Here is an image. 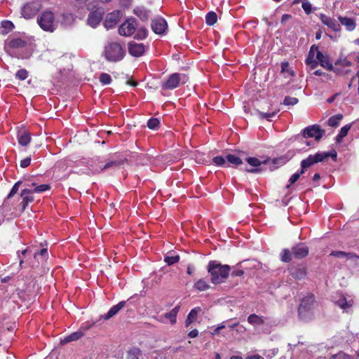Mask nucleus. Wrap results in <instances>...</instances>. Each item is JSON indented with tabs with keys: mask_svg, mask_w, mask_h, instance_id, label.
I'll return each mask as SVG.
<instances>
[{
	"mask_svg": "<svg viewBox=\"0 0 359 359\" xmlns=\"http://www.w3.org/2000/svg\"><path fill=\"white\" fill-rule=\"evenodd\" d=\"M179 261L180 255L172 254L171 252L168 253L164 258V262L167 263L168 266L177 263Z\"/></svg>",
	"mask_w": 359,
	"mask_h": 359,
	"instance_id": "nucleus-35",
	"label": "nucleus"
},
{
	"mask_svg": "<svg viewBox=\"0 0 359 359\" xmlns=\"http://www.w3.org/2000/svg\"><path fill=\"white\" fill-rule=\"evenodd\" d=\"M343 116L341 114H337L332 116L328 119V125L331 127H337L339 124V121L342 119Z\"/></svg>",
	"mask_w": 359,
	"mask_h": 359,
	"instance_id": "nucleus-42",
	"label": "nucleus"
},
{
	"mask_svg": "<svg viewBox=\"0 0 359 359\" xmlns=\"http://www.w3.org/2000/svg\"><path fill=\"white\" fill-rule=\"evenodd\" d=\"M351 65V62L348 60L346 58H344L343 60H337L336 62H335V66L337 67H339H339H350Z\"/></svg>",
	"mask_w": 359,
	"mask_h": 359,
	"instance_id": "nucleus-52",
	"label": "nucleus"
},
{
	"mask_svg": "<svg viewBox=\"0 0 359 359\" xmlns=\"http://www.w3.org/2000/svg\"><path fill=\"white\" fill-rule=\"evenodd\" d=\"M288 271L290 276L296 280L304 279L307 276V268L302 265L292 266Z\"/></svg>",
	"mask_w": 359,
	"mask_h": 359,
	"instance_id": "nucleus-18",
	"label": "nucleus"
},
{
	"mask_svg": "<svg viewBox=\"0 0 359 359\" xmlns=\"http://www.w3.org/2000/svg\"><path fill=\"white\" fill-rule=\"evenodd\" d=\"M213 163L217 165L224 168H228L229 164L238 166L243 163L242 159L233 154H228L225 157L217 156L212 158Z\"/></svg>",
	"mask_w": 359,
	"mask_h": 359,
	"instance_id": "nucleus-8",
	"label": "nucleus"
},
{
	"mask_svg": "<svg viewBox=\"0 0 359 359\" xmlns=\"http://www.w3.org/2000/svg\"><path fill=\"white\" fill-rule=\"evenodd\" d=\"M324 133L325 130L316 124L306 127L302 131V135L304 138L314 137L316 141H319Z\"/></svg>",
	"mask_w": 359,
	"mask_h": 359,
	"instance_id": "nucleus-12",
	"label": "nucleus"
},
{
	"mask_svg": "<svg viewBox=\"0 0 359 359\" xmlns=\"http://www.w3.org/2000/svg\"><path fill=\"white\" fill-rule=\"evenodd\" d=\"M299 100L297 97L286 96L283 100V104L286 106L294 105L297 104Z\"/></svg>",
	"mask_w": 359,
	"mask_h": 359,
	"instance_id": "nucleus-49",
	"label": "nucleus"
},
{
	"mask_svg": "<svg viewBox=\"0 0 359 359\" xmlns=\"http://www.w3.org/2000/svg\"><path fill=\"white\" fill-rule=\"evenodd\" d=\"M39 27L45 32H53L57 28L55 15L52 11H43L37 18Z\"/></svg>",
	"mask_w": 359,
	"mask_h": 359,
	"instance_id": "nucleus-6",
	"label": "nucleus"
},
{
	"mask_svg": "<svg viewBox=\"0 0 359 359\" xmlns=\"http://www.w3.org/2000/svg\"><path fill=\"white\" fill-rule=\"evenodd\" d=\"M244 273L243 270H234L231 272L232 276H241Z\"/></svg>",
	"mask_w": 359,
	"mask_h": 359,
	"instance_id": "nucleus-59",
	"label": "nucleus"
},
{
	"mask_svg": "<svg viewBox=\"0 0 359 359\" xmlns=\"http://www.w3.org/2000/svg\"><path fill=\"white\" fill-rule=\"evenodd\" d=\"M28 74L25 69H20L16 72L15 78L20 81H24L28 77Z\"/></svg>",
	"mask_w": 359,
	"mask_h": 359,
	"instance_id": "nucleus-46",
	"label": "nucleus"
},
{
	"mask_svg": "<svg viewBox=\"0 0 359 359\" xmlns=\"http://www.w3.org/2000/svg\"><path fill=\"white\" fill-rule=\"evenodd\" d=\"M246 359H264V358L262 356H261L258 354H256V355H253L252 356L248 357Z\"/></svg>",
	"mask_w": 359,
	"mask_h": 359,
	"instance_id": "nucleus-64",
	"label": "nucleus"
},
{
	"mask_svg": "<svg viewBox=\"0 0 359 359\" xmlns=\"http://www.w3.org/2000/svg\"><path fill=\"white\" fill-rule=\"evenodd\" d=\"M337 154L336 151L332 150L330 152H317L314 155H309L306 158L301 161V170L302 172H306L307 170L316 163L323 162L328 157L336 160Z\"/></svg>",
	"mask_w": 359,
	"mask_h": 359,
	"instance_id": "nucleus-4",
	"label": "nucleus"
},
{
	"mask_svg": "<svg viewBox=\"0 0 359 359\" xmlns=\"http://www.w3.org/2000/svg\"><path fill=\"white\" fill-rule=\"evenodd\" d=\"M126 304V302L124 301H122V302H120L118 304L113 306L109 310V311L104 315L102 316V318L107 320L109 319H110L111 318H112L114 316H115L116 313H118V311L123 309L124 307Z\"/></svg>",
	"mask_w": 359,
	"mask_h": 359,
	"instance_id": "nucleus-27",
	"label": "nucleus"
},
{
	"mask_svg": "<svg viewBox=\"0 0 359 359\" xmlns=\"http://www.w3.org/2000/svg\"><path fill=\"white\" fill-rule=\"evenodd\" d=\"M32 189L26 188L21 191L20 196L21 201L17 205H12L11 215L14 217H18L25 210L27 205L34 200Z\"/></svg>",
	"mask_w": 359,
	"mask_h": 359,
	"instance_id": "nucleus-5",
	"label": "nucleus"
},
{
	"mask_svg": "<svg viewBox=\"0 0 359 359\" xmlns=\"http://www.w3.org/2000/svg\"><path fill=\"white\" fill-rule=\"evenodd\" d=\"M269 160H265L264 161H261L259 159H258L256 157H248L246 158V161L250 164V165L255 167L254 168H245L244 170L247 172L250 173H259L262 172V169L259 168V166L262 164H266L268 162Z\"/></svg>",
	"mask_w": 359,
	"mask_h": 359,
	"instance_id": "nucleus-15",
	"label": "nucleus"
},
{
	"mask_svg": "<svg viewBox=\"0 0 359 359\" xmlns=\"http://www.w3.org/2000/svg\"><path fill=\"white\" fill-rule=\"evenodd\" d=\"M180 306H175L174 309H172L170 312L175 316L177 317V313L179 312V310H180Z\"/></svg>",
	"mask_w": 359,
	"mask_h": 359,
	"instance_id": "nucleus-63",
	"label": "nucleus"
},
{
	"mask_svg": "<svg viewBox=\"0 0 359 359\" xmlns=\"http://www.w3.org/2000/svg\"><path fill=\"white\" fill-rule=\"evenodd\" d=\"M194 287L198 291L202 292L208 290L210 285L206 280L201 278L194 283Z\"/></svg>",
	"mask_w": 359,
	"mask_h": 359,
	"instance_id": "nucleus-33",
	"label": "nucleus"
},
{
	"mask_svg": "<svg viewBox=\"0 0 359 359\" xmlns=\"http://www.w3.org/2000/svg\"><path fill=\"white\" fill-rule=\"evenodd\" d=\"M302 7L306 15H309L312 12V5L307 0H304L302 4Z\"/></svg>",
	"mask_w": 359,
	"mask_h": 359,
	"instance_id": "nucleus-50",
	"label": "nucleus"
},
{
	"mask_svg": "<svg viewBox=\"0 0 359 359\" xmlns=\"http://www.w3.org/2000/svg\"><path fill=\"white\" fill-rule=\"evenodd\" d=\"M41 8L38 1H32L26 4L21 9V14L25 19H31L34 17Z\"/></svg>",
	"mask_w": 359,
	"mask_h": 359,
	"instance_id": "nucleus-10",
	"label": "nucleus"
},
{
	"mask_svg": "<svg viewBox=\"0 0 359 359\" xmlns=\"http://www.w3.org/2000/svg\"><path fill=\"white\" fill-rule=\"evenodd\" d=\"M314 49L315 50H318V46H316L315 45H313L311 47V48H310V50L309 51V53L307 55V57H306V58L305 60V63H307V62H310L311 60H316L315 59Z\"/></svg>",
	"mask_w": 359,
	"mask_h": 359,
	"instance_id": "nucleus-47",
	"label": "nucleus"
},
{
	"mask_svg": "<svg viewBox=\"0 0 359 359\" xmlns=\"http://www.w3.org/2000/svg\"><path fill=\"white\" fill-rule=\"evenodd\" d=\"M164 317L165 318H168L169 319L170 323L172 325H174L176 323V321H177V318L176 316H175L170 311V312H168V313H164Z\"/></svg>",
	"mask_w": 359,
	"mask_h": 359,
	"instance_id": "nucleus-53",
	"label": "nucleus"
},
{
	"mask_svg": "<svg viewBox=\"0 0 359 359\" xmlns=\"http://www.w3.org/2000/svg\"><path fill=\"white\" fill-rule=\"evenodd\" d=\"M18 143L22 146L26 147L31 141V135L29 132L24 130L18 133L17 135Z\"/></svg>",
	"mask_w": 359,
	"mask_h": 359,
	"instance_id": "nucleus-28",
	"label": "nucleus"
},
{
	"mask_svg": "<svg viewBox=\"0 0 359 359\" xmlns=\"http://www.w3.org/2000/svg\"><path fill=\"white\" fill-rule=\"evenodd\" d=\"M316 59L320 62L322 60L326 57L327 55H324L322 52L318 50H316Z\"/></svg>",
	"mask_w": 359,
	"mask_h": 359,
	"instance_id": "nucleus-57",
	"label": "nucleus"
},
{
	"mask_svg": "<svg viewBox=\"0 0 359 359\" xmlns=\"http://www.w3.org/2000/svg\"><path fill=\"white\" fill-rule=\"evenodd\" d=\"M338 20L343 26L345 27L348 32H353L356 28V22L354 18L339 15L338 17Z\"/></svg>",
	"mask_w": 359,
	"mask_h": 359,
	"instance_id": "nucleus-24",
	"label": "nucleus"
},
{
	"mask_svg": "<svg viewBox=\"0 0 359 359\" xmlns=\"http://www.w3.org/2000/svg\"><path fill=\"white\" fill-rule=\"evenodd\" d=\"M334 304L347 312L348 309L352 307L353 304V300L352 299L347 300L346 297L343 294L338 300L334 302Z\"/></svg>",
	"mask_w": 359,
	"mask_h": 359,
	"instance_id": "nucleus-25",
	"label": "nucleus"
},
{
	"mask_svg": "<svg viewBox=\"0 0 359 359\" xmlns=\"http://www.w3.org/2000/svg\"><path fill=\"white\" fill-rule=\"evenodd\" d=\"M121 18V12L119 11H114L108 13L104 19V25L107 29L114 27Z\"/></svg>",
	"mask_w": 359,
	"mask_h": 359,
	"instance_id": "nucleus-17",
	"label": "nucleus"
},
{
	"mask_svg": "<svg viewBox=\"0 0 359 359\" xmlns=\"http://www.w3.org/2000/svg\"><path fill=\"white\" fill-rule=\"evenodd\" d=\"M102 56L110 62H118L126 55L124 46L116 41L107 43L104 48Z\"/></svg>",
	"mask_w": 359,
	"mask_h": 359,
	"instance_id": "nucleus-2",
	"label": "nucleus"
},
{
	"mask_svg": "<svg viewBox=\"0 0 359 359\" xmlns=\"http://www.w3.org/2000/svg\"><path fill=\"white\" fill-rule=\"evenodd\" d=\"M145 51V46L143 43H137L135 42L128 43V52L134 57H140L143 55Z\"/></svg>",
	"mask_w": 359,
	"mask_h": 359,
	"instance_id": "nucleus-21",
	"label": "nucleus"
},
{
	"mask_svg": "<svg viewBox=\"0 0 359 359\" xmlns=\"http://www.w3.org/2000/svg\"><path fill=\"white\" fill-rule=\"evenodd\" d=\"M147 127L149 129L157 130L160 126V121L157 118H151L147 121Z\"/></svg>",
	"mask_w": 359,
	"mask_h": 359,
	"instance_id": "nucleus-44",
	"label": "nucleus"
},
{
	"mask_svg": "<svg viewBox=\"0 0 359 359\" xmlns=\"http://www.w3.org/2000/svg\"><path fill=\"white\" fill-rule=\"evenodd\" d=\"M30 163H31V156H28V157L20 161V165L21 168H25L28 167L30 165Z\"/></svg>",
	"mask_w": 359,
	"mask_h": 359,
	"instance_id": "nucleus-54",
	"label": "nucleus"
},
{
	"mask_svg": "<svg viewBox=\"0 0 359 359\" xmlns=\"http://www.w3.org/2000/svg\"><path fill=\"white\" fill-rule=\"evenodd\" d=\"M319 63L323 67H324L330 71H333L334 72L337 73V74H346L348 72H350V70L342 71L341 69H339V67H337L336 66L333 67V65L331 62V61L330 60V57L328 55H327L326 57L324 58L323 60H322L321 62H320Z\"/></svg>",
	"mask_w": 359,
	"mask_h": 359,
	"instance_id": "nucleus-23",
	"label": "nucleus"
},
{
	"mask_svg": "<svg viewBox=\"0 0 359 359\" xmlns=\"http://www.w3.org/2000/svg\"><path fill=\"white\" fill-rule=\"evenodd\" d=\"M280 260L283 262H290L292 261L293 257L292 250H290L289 249L285 248L282 250L280 254Z\"/></svg>",
	"mask_w": 359,
	"mask_h": 359,
	"instance_id": "nucleus-34",
	"label": "nucleus"
},
{
	"mask_svg": "<svg viewBox=\"0 0 359 359\" xmlns=\"http://www.w3.org/2000/svg\"><path fill=\"white\" fill-rule=\"evenodd\" d=\"M248 322L253 326H261L265 323V317L252 313L248 317Z\"/></svg>",
	"mask_w": 359,
	"mask_h": 359,
	"instance_id": "nucleus-29",
	"label": "nucleus"
},
{
	"mask_svg": "<svg viewBox=\"0 0 359 359\" xmlns=\"http://www.w3.org/2000/svg\"><path fill=\"white\" fill-rule=\"evenodd\" d=\"M141 354V350L137 347H134L127 352L126 358L127 359H140Z\"/></svg>",
	"mask_w": 359,
	"mask_h": 359,
	"instance_id": "nucleus-36",
	"label": "nucleus"
},
{
	"mask_svg": "<svg viewBox=\"0 0 359 359\" xmlns=\"http://www.w3.org/2000/svg\"><path fill=\"white\" fill-rule=\"evenodd\" d=\"M189 81L186 74L173 73L162 83V89L173 90L179 86L180 83L184 84Z\"/></svg>",
	"mask_w": 359,
	"mask_h": 359,
	"instance_id": "nucleus-7",
	"label": "nucleus"
},
{
	"mask_svg": "<svg viewBox=\"0 0 359 359\" xmlns=\"http://www.w3.org/2000/svg\"><path fill=\"white\" fill-rule=\"evenodd\" d=\"M27 41L21 38H13L8 41V46L11 49L23 48L27 46Z\"/></svg>",
	"mask_w": 359,
	"mask_h": 359,
	"instance_id": "nucleus-26",
	"label": "nucleus"
},
{
	"mask_svg": "<svg viewBox=\"0 0 359 359\" xmlns=\"http://www.w3.org/2000/svg\"><path fill=\"white\" fill-rule=\"evenodd\" d=\"M200 310L201 309L199 307H196L191 310L185 320V326L187 327H188L193 322L196 320L198 313Z\"/></svg>",
	"mask_w": 359,
	"mask_h": 359,
	"instance_id": "nucleus-31",
	"label": "nucleus"
},
{
	"mask_svg": "<svg viewBox=\"0 0 359 359\" xmlns=\"http://www.w3.org/2000/svg\"><path fill=\"white\" fill-rule=\"evenodd\" d=\"M48 254V251L46 248L41 249L39 252L34 253V257H36L37 255H40L41 256H44Z\"/></svg>",
	"mask_w": 359,
	"mask_h": 359,
	"instance_id": "nucleus-60",
	"label": "nucleus"
},
{
	"mask_svg": "<svg viewBox=\"0 0 359 359\" xmlns=\"http://www.w3.org/2000/svg\"><path fill=\"white\" fill-rule=\"evenodd\" d=\"M32 186L34 187V189H32L33 194L44 192L50 189V186L49 184H46L36 185V183L33 182L32 183Z\"/></svg>",
	"mask_w": 359,
	"mask_h": 359,
	"instance_id": "nucleus-41",
	"label": "nucleus"
},
{
	"mask_svg": "<svg viewBox=\"0 0 359 359\" xmlns=\"http://www.w3.org/2000/svg\"><path fill=\"white\" fill-rule=\"evenodd\" d=\"M83 333L82 332L77 331V332H73L71 334L66 337L64 339L63 341L65 343H68V342H71L73 341H76V340L81 339L83 337Z\"/></svg>",
	"mask_w": 359,
	"mask_h": 359,
	"instance_id": "nucleus-40",
	"label": "nucleus"
},
{
	"mask_svg": "<svg viewBox=\"0 0 359 359\" xmlns=\"http://www.w3.org/2000/svg\"><path fill=\"white\" fill-rule=\"evenodd\" d=\"M151 26L153 32L157 34H163L168 28L167 22L163 18L154 19Z\"/></svg>",
	"mask_w": 359,
	"mask_h": 359,
	"instance_id": "nucleus-19",
	"label": "nucleus"
},
{
	"mask_svg": "<svg viewBox=\"0 0 359 359\" xmlns=\"http://www.w3.org/2000/svg\"><path fill=\"white\" fill-rule=\"evenodd\" d=\"M303 174H304V172H302L301 169L300 170L293 174L289 179V184L286 185L285 188L289 189L291 187V185L294 184L299 179L300 176L302 175Z\"/></svg>",
	"mask_w": 359,
	"mask_h": 359,
	"instance_id": "nucleus-43",
	"label": "nucleus"
},
{
	"mask_svg": "<svg viewBox=\"0 0 359 359\" xmlns=\"http://www.w3.org/2000/svg\"><path fill=\"white\" fill-rule=\"evenodd\" d=\"M22 183V181L20 180L15 182L13 186L10 193L3 203L2 208L4 210V211H12L13 205L11 203V199L13 196L18 191L19 187Z\"/></svg>",
	"mask_w": 359,
	"mask_h": 359,
	"instance_id": "nucleus-14",
	"label": "nucleus"
},
{
	"mask_svg": "<svg viewBox=\"0 0 359 359\" xmlns=\"http://www.w3.org/2000/svg\"><path fill=\"white\" fill-rule=\"evenodd\" d=\"M294 259H302L308 256L309 248L303 243H299L292 248Z\"/></svg>",
	"mask_w": 359,
	"mask_h": 359,
	"instance_id": "nucleus-16",
	"label": "nucleus"
},
{
	"mask_svg": "<svg viewBox=\"0 0 359 359\" xmlns=\"http://www.w3.org/2000/svg\"><path fill=\"white\" fill-rule=\"evenodd\" d=\"M148 36V30L144 27H141L140 28L137 29V32L134 36V39L137 40H143L146 39Z\"/></svg>",
	"mask_w": 359,
	"mask_h": 359,
	"instance_id": "nucleus-39",
	"label": "nucleus"
},
{
	"mask_svg": "<svg viewBox=\"0 0 359 359\" xmlns=\"http://www.w3.org/2000/svg\"><path fill=\"white\" fill-rule=\"evenodd\" d=\"M330 256L335 257H346L347 259H359V256L354 252H345L343 251H332Z\"/></svg>",
	"mask_w": 359,
	"mask_h": 359,
	"instance_id": "nucleus-30",
	"label": "nucleus"
},
{
	"mask_svg": "<svg viewBox=\"0 0 359 359\" xmlns=\"http://www.w3.org/2000/svg\"><path fill=\"white\" fill-rule=\"evenodd\" d=\"M217 21V15L214 11H210L205 16V23L209 26L214 25Z\"/></svg>",
	"mask_w": 359,
	"mask_h": 359,
	"instance_id": "nucleus-37",
	"label": "nucleus"
},
{
	"mask_svg": "<svg viewBox=\"0 0 359 359\" xmlns=\"http://www.w3.org/2000/svg\"><path fill=\"white\" fill-rule=\"evenodd\" d=\"M316 304L313 294L309 293L301 299L298 307V316L302 320H307L311 318L313 310Z\"/></svg>",
	"mask_w": 359,
	"mask_h": 359,
	"instance_id": "nucleus-3",
	"label": "nucleus"
},
{
	"mask_svg": "<svg viewBox=\"0 0 359 359\" xmlns=\"http://www.w3.org/2000/svg\"><path fill=\"white\" fill-rule=\"evenodd\" d=\"M198 331L196 329L191 330L188 334V336L189 338H195V337H198Z\"/></svg>",
	"mask_w": 359,
	"mask_h": 359,
	"instance_id": "nucleus-58",
	"label": "nucleus"
},
{
	"mask_svg": "<svg viewBox=\"0 0 359 359\" xmlns=\"http://www.w3.org/2000/svg\"><path fill=\"white\" fill-rule=\"evenodd\" d=\"M133 13L142 21H147L149 19V11L144 8H135Z\"/></svg>",
	"mask_w": 359,
	"mask_h": 359,
	"instance_id": "nucleus-32",
	"label": "nucleus"
},
{
	"mask_svg": "<svg viewBox=\"0 0 359 359\" xmlns=\"http://www.w3.org/2000/svg\"><path fill=\"white\" fill-rule=\"evenodd\" d=\"M320 21L330 29L334 32H339L341 31L340 25L334 19L325 14L320 15Z\"/></svg>",
	"mask_w": 359,
	"mask_h": 359,
	"instance_id": "nucleus-20",
	"label": "nucleus"
},
{
	"mask_svg": "<svg viewBox=\"0 0 359 359\" xmlns=\"http://www.w3.org/2000/svg\"><path fill=\"white\" fill-rule=\"evenodd\" d=\"M207 270L210 275L211 282L217 285L223 282L224 279L228 278L230 272L229 265H222L216 260L210 261Z\"/></svg>",
	"mask_w": 359,
	"mask_h": 359,
	"instance_id": "nucleus-1",
	"label": "nucleus"
},
{
	"mask_svg": "<svg viewBox=\"0 0 359 359\" xmlns=\"http://www.w3.org/2000/svg\"><path fill=\"white\" fill-rule=\"evenodd\" d=\"M137 22L133 17L126 19L118 27V34L123 36H130L135 34Z\"/></svg>",
	"mask_w": 359,
	"mask_h": 359,
	"instance_id": "nucleus-9",
	"label": "nucleus"
},
{
	"mask_svg": "<svg viewBox=\"0 0 359 359\" xmlns=\"http://www.w3.org/2000/svg\"><path fill=\"white\" fill-rule=\"evenodd\" d=\"M194 267L192 265H188L187 268V273L189 275L191 276L194 273Z\"/></svg>",
	"mask_w": 359,
	"mask_h": 359,
	"instance_id": "nucleus-61",
	"label": "nucleus"
},
{
	"mask_svg": "<svg viewBox=\"0 0 359 359\" xmlns=\"http://www.w3.org/2000/svg\"><path fill=\"white\" fill-rule=\"evenodd\" d=\"M104 13L102 8H97L96 10L90 12L87 20L88 25L93 28L96 27L102 21Z\"/></svg>",
	"mask_w": 359,
	"mask_h": 359,
	"instance_id": "nucleus-13",
	"label": "nucleus"
},
{
	"mask_svg": "<svg viewBox=\"0 0 359 359\" xmlns=\"http://www.w3.org/2000/svg\"><path fill=\"white\" fill-rule=\"evenodd\" d=\"M1 25L3 27L8 29V30H11L14 27L13 22L8 20L2 21Z\"/></svg>",
	"mask_w": 359,
	"mask_h": 359,
	"instance_id": "nucleus-55",
	"label": "nucleus"
},
{
	"mask_svg": "<svg viewBox=\"0 0 359 359\" xmlns=\"http://www.w3.org/2000/svg\"><path fill=\"white\" fill-rule=\"evenodd\" d=\"M100 82L103 85H108L111 83V78L109 74L102 73L99 78Z\"/></svg>",
	"mask_w": 359,
	"mask_h": 359,
	"instance_id": "nucleus-45",
	"label": "nucleus"
},
{
	"mask_svg": "<svg viewBox=\"0 0 359 359\" xmlns=\"http://www.w3.org/2000/svg\"><path fill=\"white\" fill-rule=\"evenodd\" d=\"M280 111V109L278 108L272 109V105L271 104V107L269 108L267 111H265L264 107H262V109H257V113L259 114V117L261 119H266L269 121H271V118L277 115V114Z\"/></svg>",
	"mask_w": 359,
	"mask_h": 359,
	"instance_id": "nucleus-22",
	"label": "nucleus"
},
{
	"mask_svg": "<svg viewBox=\"0 0 359 359\" xmlns=\"http://www.w3.org/2000/svg\"><path fill=\"white\" fill-rule=\"evenodd\" d=\"M127 162L126 158L123 157L119 154H114L111 159L107 161L104 165L100 168V172H102L107 169H116L121 167L124 163Z\"/></svg>",
	"mask_w": 359,
	"mask_h": 359,
	"instance_id": "nucleus-11",
	"label": "nucleus"
},
{
	"mask_svg": "<svg viewBox=\"0 0 359 359\" xmlns=\"http://www.w3.org/2000/svg\"><path fill=\"white\" fill-rule=\"evenodd\" d=\"M291 18H292V16L290 15H289V14H284L281 17V22L283 23L286 20L290 19Z\"/></svg>",
	"mask_w": 359,
	"mask_h": 359,
	"instance_id": "nucleus-62",
	"label": "nucleus"
},
{
	"mask_svg": "<svg viewBox=\"0 0 359 359\" xmlns=\"http://www.w3.org/2000/svg\"><path fill=\"white\" fill-rule=\"evenodd\" d=\"M318 64H319V62L317 60H311V61L306 63L307 67H309V68L311 70L316 69L318 67Z\"/></svg>",
	"mask_w": 359,
	"mask_h": 359,
	"instance_id": "nucleus-56",
	"label": "nucleus"
},
{
	"mask_svg": "<svg viewBox=\"0 0 359 359\" xmlns=\"http://www.w3.org/2000/svg\"><path fill=\"white\" fill-rule=\"evenodd\" d=\"M281 72L287 73L290 76L294 75V72L289 68L288 62H283L281 63Z\"/></svg>",
	"mask_w": 359,
	"mask_h": 359,
	"instance_id": "nucleus-51",
	"label": "nucleus"
},
{
	"mask_svg": "<svg viewBox=\"0 0 359 359\" xmlns=\"http://www.w3.org/2000/svg\"><path fill=\"white\" fill-rule=\"evenodd\" d=\"M351 124H347L341 128L339 134L336 137V140L337 142H340L341 140L347 135L348 131L351 129Z\"/></svg>",
	"mask_w": 359,
	"mask_h": 359,
	"instance_id": "nucleus-38",
	"label": "nucleus"
},
{
	"mask_svg": "<svg viewBox=\"0 0 359 359\" xmlns=\"http://www.w3.org/2000/svg\"><path fill=\"white\" fill-rule=\"evenodd\" d=\"M332 359H353V357L344 351H339L337 354L332 355Z\"/></svg>",
	"mask_w": 359,
	"mask_h": 359,
	"instance_id": "nucleus-48",
	"label": "nucleus"
}]
</instances>
